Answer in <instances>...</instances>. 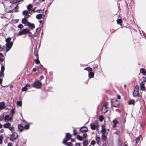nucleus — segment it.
<instances>
[{"instance_id":"1","label":"nucleus","mask_w":146,"mask_h":146,"mask_svg":"<svg viewBox=\"0 0 146 146\" xmlns=\"http://www.w3.org/2000/svg\"><path fill=\"white\" fill-rule=\"evenodd\" d=\"M11 40V38H8L5 39V41L6 42L5 47L6 48V52L10 50L13 45V42L10 41Z\"/></svg>"},{"instance_id":"2","label":"nucleus","mask_w":146,"mask_h":146,"mask_svg":"<svg viewBox=\"0 0 146 146\" xmlns=\"http://www.w3.org/2000/svg\"><path fill=\"white\" fill-rule=\"evenodd\" d=\"M139 87L137 85L134 88V92L133 93V96L136 98L139 97Z\"/></svg>"},{"instance_id":"3","label":"nucleus","mask_w":146,"mask_h":146,"mask_svg":"<svg viewBox=\"0 0 146 146\" xmlns=\"http://www.w3.org/2000/svg\"><path fill=\"white\" fill-rule=\"evenodd\" d=\"M41 86L42 83L39 81L35 82L33 84V86L36 88H40Z\"/></svg>"},{"instance_id":"4","label":"nucleus","mask_w":146,"mask_h":146,"mask_svg":"<svg viewBox=\"0 0 146 146\" xmlns=\"http://www.w3.org/2000/svg\"><path fill=\"white\" fill-rule=\"evenodd\" d=\"M18 136V135L17 133L13 132L10 137V140L11 141H13L16 140Z\"/></svg>"},{"instance_id":"5","label":"nucleus","mask_w":146,"mask_h":146,"mask_svg":"<svg viewBox=\"0 0 146 146\" xmlns=\"http://www.w3.org/2000/svg\"><path fill=\"white\" fill-rule=\"evenodd\" d=\"M108 102H105L102 108V112L104 113L108 111L107 106H108Z\"/></svg>"},{"instance_id":"6","label":"nucleus","mask_w":146,"mask_h":146,"mask_svg":"<svg viewBox=\"0 0 146 146\" xmlns=\"http://www.w3.org/2000/svg\"><path fill=\"white\" fill-rule=\"evenodd\" d=\"M27 29H23V30H21L19 31L17 34V36H21L23 34H27Z\"/></svg>"},{"instance_id":"7","label":"nucleus","mask_w":146,"mask_h":146,"mask_svg":"<svg viewBox=\"0 0 146 146\" xmlns=\"http://www.w3.org/2000/svg\"><path fill=\"white\" fill-rule=\"evenodd\" d=\"M72 136V135L70 133H66L65 136V138L63 141H68L69 140L71 139Z\"/></svg>"},{"instance_id":"8","label":"nucleus","mask_w":146,"mask_h":146,"mask_svg":"<svg viewBox=\"0 0 146 146\" xmlns=\"http://www.w3.org/2000/svg\"><path fill=\"white\" fill-rule=\"evenodd\" d=\"M80 131L82 133L86 132L88 131L87 128L85 127H82L80 128Z\"/></svg>"},{"instance_id":"9","label":"nucleus","mask_w":146,"mask_h":146,"mask_svg":"<svg viewBox=\"0 0 146 146\" xmlns=\"http://www.w3.org/2000/svg\"><path fill=\"white\" fill-rule=\"evenodd\" d=\"M28 17H25L22 19V23L23 24H24L25 25H27V24L28 23H29L27 21V19Z\"/></svg>"},{"instance_id":"10","label":"nucleus","mask_w":146,"mask_h":146,"mask_svg":"<svg viewBox=\"0 0 146 146\" xmlns=\"http://www.w3.org/2000/svg\"><path fill=\"white\" fill-rule=\"evenodd\" d=\"M29 12L27 10H25L23 11V15H25V17H28L29 18Z\"/></svg>"},{"instance_id":"11","label":"nucleus","mask_w":146,"mask_h":146,"mask_svg":"<svg viewBox=\"0 0 146 146\" xmlns=\"http://www.w3.org/2000/svg\"><path fill=\"white\" fill-rule=\"evenodd\" d=\"M5 107V104L4 102H0V110L4 109Z\"/></svg>"},{"instance_id":"12","label":"nucleus","mask_w":146,"mask_h":146,"mask_svg":"<svg viewBox=\"0 0 146 146\" xmlns=\"http://www.w3.org/2000/svg\"><path fill=\"white\" fill-rule=\"evenodd\" d=\"M116 103H113L112 105V106L114 107H118L119 105V102L117 100H116Z\"/></svg>"},{"instance_id":"13","label":"nucleus","mask_w":146,"mask_h":146,"mask_svg":"<svg viewBox=\"0 0 146 146\" xmlns=\"http://www.w3.org/2000/svg\"><path fill=\"white\" fill-rule=\"evenodd\" d=\"M27 25L29 27H31V29L32 30H33L35 28V25L29 22L27 24Z\"/></svg>"},{"instance_id":"14","label":"nucleus","mask_w":146,"mask_h":146,"mask_svg":"<svg viewBox=\"0 0 146 146\" xmlns=\"http://www.w3.org/2000/svg\"><path fill=\"white\" fill-rule=\"evenodd\" d=\"M68 141H63V143L64 145L68 146H72V144L71 142L67 143Z\"/></svg>"},{"instance_id":"15","label":"nucleus","mask_w":146,"mask_h":146,"mask_svg":"<svg viewBox=\"0 0 146 146\" xmlns=\"http://www.w3.org/2000/svg\"><path fill=\"white\" fill-rule=\"evenodd\" d=\"M11 125V124L9 122H8V123H6L5 124H4L3 125V126L5 128H9V127H10Z\"/></svg>"},{"instance_id":"16","label":"nucleus","mask_w":146,"mask_h":146,"mask_svg":"<svg viewBox=\"0 0 146 146\" xmlns=\"http://www.w3.org/2000/svg\"><path fill=\"white\" fill-rule=\"evenodd\" d=\"M101 127L102 129L101 132L102 134H105L106 132V130L105 128V126L104 125H102Z\"/></svg>"},{"instance_id":"17","label":"nucleus","mask_w":146,"mask_h":146,"mask_svg":"<svg viewBox=\"0 0 146 146\" xmlns=\"http://www.w3.org/2000/svg\"><path fill=\"white\" fill-rule=\"evenodd\" d=\"M140 72L142 73L143 75H146V71L143 68H141L140 69Z\"/></svg>"},{"instance_id":"18","label":"nucleus","mask_w":146,"mask_h":146,"mask_svg":"<svg viewBox=\"0 0 146 146\" xmlns=\"http://www.w3.org/2000/svg\"><path fill=\"white\" fill-rule=\"evenodd\" d=\"M18 127L19 131L20 132H22L23 130V127L21 124L18 125Z\"/></svg>"},{"instance_id":"19","label":"nucleus","mask_w":146,"mask_h":146,"mask_svg":"<svg viewBox=\"0 0 146 146\" xmlns=\"http://www.w3.org/2000/svg\"><path fill=\"white\" fill-rule=\"evenodd\" d=\"M90 126L91 129L93 130L95 129L96 128V125L93 123H91L90 124Z\"/></svg>"},{"instance_id":"20","label":"nucleus","mask_w":146,"mask_h":146,"mask_svg":"<svg viewBox=\"0 0 146 146\" xmlns=\"http://www.w3.org/2000/svg\"><path fill=\"white\" fill-rule=\"evenodd\" d=\"M102 138L103 141H106L107 137L105 134H102Z\"/></svg>"},{"instance_id":"21","label":"nucleus","mask_w":146,"mask_h":146,"mask_svg":"<svg viewBox=\"0 0 146 146\" xmlns=\"http://www.w3.org/2000/svg\"><path fill=\"white\" fill-rule=\"evenodd\" d=\"M94 74L93 72H90L88 74V76L90 78H93L94 76Z\"/></svg>"},{"instance_id":"22","label":"nucleus","mask_w":146,"mask_h":146,"mask_svg":"<svg viewBox=\"0 0 146 146\" xmlns=\"http://www.w3.org/2000/svg\"><path fill=\"white\" fill-rule=\"evenodd\" d=\"M84 70H86L88 71L89 72H91L92 71V68H90V67H87L86 68H85L84 69Z\"/></svg>"},{"instance_id":"23","label":"nucleus","mask_w":146,"mask_h":146,"mask_svg":"<svg viewBox=\"0 0 146 146\" xmlns=\"http://www.w3.org/2000/svg\"><path fill=\"white\" fill-rule=\"evenodd\" d=\"M113 127H116V125L118 123L117 121L116 120H113Z\"/></svg>"},{"instance_id":"24","label":"nucleus","mask_w":146,"mask_h":146,"mask_svg":"<svg viewBox=\"0 0 146 146\" xmlns=\"http://www.w3.org/2000/svg\"><path fill=\"white\" fill-rule=\"evenodd\" d=\"M42 15L39 14L36 15V18L37 19H39L42 18Z\"/></svg>"},{"instance_id":"25","label":"nucleus","mask_w":146,"mask_h":146,"mask_svg":"<svg viewBox=\"0 0 146 146\" xmlns=\"http://www.w3.org/2000/svg\"><path fill=\"white\" fill-rule=\"evenodd\" d=\"M77 137L78 140L80 141L82 140L83 139V137L79 135H78Z\"/></svg>"},{"instance_id":"26","label":"nucleus","mask_w":146,"mask_h":146,"mask_svg":"<svg viewBox=\"0 0 146 146\" xmlns=\"http://www.w3.org/2000/svg\"><path fill=\"white\" fill-rule=\"evenodd\" d=\"M128 104L129 105L134 104V101L133 100H131L128 102Z\"/></svg>"},{"instance_id":"27","label":"nucleus","mask_w":146,"mask_h":146,"mask_svg":"<svg viewBox=\"0 0 146 146\" xmlns=\"http://www.w3.org/2000/svg\"><path fill=\"white\" fill-rule=\"evenodd\" d=\"M33 6L31 4L29 5L27 7V9L29 11H30L31 8H32Z\"/></svg>"},{"instance_id":"28","label":"nucleus","mask_w":146,"mask_h":146,"mask_svg":"<svg viewBox=\"0 0 146 146\" xmlns=\"http://www.w3.org/2000/svg\"><path fill=\"white\" fill-rule=\"evenodd\" d=\"M96 140L97 141V143L98 144L100 140V138L99 137L96 136Z\"/></svg>"},{"instance_id":"29","label":"nucleus","mask_w":146,"mask_h":146,"mask_svg":"<svg viewBox=\"0 0 146 146\" xmlns=\"http://www.w3.org/2000/svg\"><path fill=\"white\" fill-rule=\"evenodd\" d=\"M6 48L5 46L1 48V45H0V51H6Z\"/></svg>"},{"instance_id":"30","label":"nucleus","mask_w":146,"mask_h":146,"mask_svg":"<svg viewBox=\"0 0 146 146\" xmlns=\"http://www.w3.org/2000/svg\"><path fill=\"white\" fill-rule=\"evenodd\" d=\"M9 129L11 131L13 132L15 130V128L13 126L10 127L9 128Z\"/></svg>"},{"instance_id":"31","label":"nucleus","mask_w":146,"mask_h":146,"mask_svg":"<svg viewBox=\"0 0 146 146\" xmlns=\"http://www.w3.org/2000/svg\"><path fill=\"white\" fill-rule=\"evenodd\" d=\"M117 22L118 24H120L122 23V20L121 19H119L117 20Z\"/></svg>"},{"instance_id":"32","label":"nucleus","mask_w":146,"mask_h":146,"mask_svg":"<svg viewBox=\"0 0 146 146\" xmlns=\"http://www.w3.org/2000/svg\"><path fill=\"white\" fill-rule=\"evenodd\" d=\"M9 118V116L8 115H6L4 118V121L6 122L8 120V119Z\"/></svg>"},{"instance_id":"33","label":"nucleus","mask_w":146,"mask_h":146,"mask_svg":"<svg viewBox=\"0 0 146 146\" xmlns=\"http://www.w3.org/2000/svg\"><path fill=\"white\" fill-rule=\"evenodd\" d=\"M15 111L14 109L13 108H12L11 109V115L12 116H13V115L15 113Z\"/></svg>"},{"instance_id":"34","label":"nucleus","mask_w":146,"mask_h":146,"mask_svg":"<svg viewBox=\"0 0 146 146\" xmlns=\"http://www.w3.org/2000/svg\"><path fill=\"white\" fill-rule=\"evenodd\" d=\"M24 127L26 129H28L29 127V125L28 124H26L25 125Z\"/></svg>"},{"instance_id":"35","label":"nucleus","mask_w":146,"mask_h":146,"mask_svg":"<svg viewBox=\"0 0 146 146\" xmlns=\"http://www.w3.org/2000/svg\"><path fill=\"white\" fill-rule=\"evenodd\" d=\"M104 119V117L102 116H101L99 118V120L100 121L102 122L103 121Z\"/></svg>"},{"instance_id":"36","label":"nucleus","mask_w":146,"mask_h":146,"mask_svg":"<svg viewBox=\"0 0 146 146\" xmlns=\"http://www.w3.org/2000/svg\"><path fill=\"white\" fill-rule=\"evenodd\" d=\"M17 105L21 106L22 104V102L21 101H18L17 102Z\"/></svg>"},{"instance_id":"37","label":"nucleus","mask_w":146,"mask_h":146,"mask_svg":"<svg viewBox=\"0 0 146 146\" xmlns=\"http://www.w3.org/2000/svg\"><path fill=\"white\" fill-rule=\"evenodd\" d=\"M28 34V35L29 36H31L32 35V33L31 32H30L29 29H27V33Z\"/></svg>"},{"instance_id":"38","label":"nucleus","mask_w":146,"mask_h":146,"mask_svg":"<svg viewBox=\"0 0 146 146\" xmlns=\"http://www.w3.org/2000/svg\"><path fill=\"white\" fill-rule=\"evenodd\" d=\"M84 145L86 146L88 144V142L87 141H84L83 142Z\"/></svg>"},{"instance_id":"39","label":"nucleus","mask_w":146,"mask_h":146,"mask_svg":"<svg viewBox=\"0 0 146 146\" xmlns=\"http://www.w3.org/2000/svg\"><path fill=\"white\" fill-rule=\"evenodd\" d=\"M4 70H5L4 66L2 65L1 66V70L0 72H4Z\"/></svg>"},{"instance_id":"40","label":"nucleus","mask_w":146,"mask_h":146,"mask_svg":"<svg viewBox=\"0 0 146 146\" xmlns=\"http://www.w3.org/2000/svg\"><path fill=\"white\" fill-rule=\"evenodd\" d=\"M17 27L18 28L21 29L23 28V26L22 24H19L18 25Z\"/></svg>"},{"instance_id":"41","label":"nucleus","mask_w":146,"mask_h":146,"mask_svg":"<svg viewBox=\"0 0 146 146\" xmlns=\"http://www.w3.org/2000/svg\"><path fill=\"white\" fill-rule=\"evenodd\" d=\"M37 58L35 60L36 63L37 64H39L40 63V61Z\"/></svg>"},{"instance_id":"42","label":"nucleus","mask_w":146,"mask_h":146,"mask_svg":"<svg viewBox=\"0 0 146 146\" xmlns=\"http://www.w3.org/2000/svg\"><path fill=\"white\" fill-rule=\"evenodd\" d=\"M77 134V133L76 129H74L73 130V135H76Z\"/></svg>"},{"instance_id":"43","label":"nucleus","mask_w":146,"mask_h":146,"mask_svg":"<svg viewBox=\"0 0 146 146\" xmlns=\"http://www.w3.org/2000/svg\"><path fill=\"white\" fill-rule=\"evenodd\" d=\"M27 90V88L26 87V86H25L24 87H23L22 88V91L24 92L25 91Z\"/></svg>"},{"instance_id":"44","label":"nucleus","mask_w":146,"mask_h":146,"mask_svg":"<svg viewBox=\"0 0 146 146\" xmlns=\"http://www.w3.org/2000/svg\"><path fill=\"white\" fill-rule=\"evenodd\" d=\"M140 140V139L139 137H137L136 138V142L137 143H138Z\"/></svg>"},{"instance_id":"45","label":"nucleus","mask_w":146,"mask_h":146,"mask_svg":"<svg viewBox=\"0 0 146 146\" xmlns=\"http://www.w3.org/2000/svg\"><path fill=\"white\" fill-rule=\"evenodd\" d=\"M120 133L119 131V130H116L115 132V133L117 134V135H119Z\"/></svg>"},{"instance_id":"46","label":"nucleus","mask_w":146,"mask_h":146,"mask_svg":"<svg viewBox=\"0 0 146 146\" xmlns=\"http://www.w3.org/2000/svg\"><path fill=\"white\" fill-rule=\"evenodd\" d=\"M141 89L142 90H145V87L144 86H140Z\"/></svg>"},{"instance_id":"47","label":"nucleus","mask_w":146,"mask_h":146,"mask_svg":"<svg viewBox=\"0 0 146 146\" xmlns=\"http://www.w3.org/2000/svg\"><path fill=\"white\" fill-rule=\"evenodd\" d=\"M96 143V142L94 141H92L91 142V144L92 145H94Z\"/></svg>"},{"instance_id":"48","label":"nucleus","mask_w":146,"mask_h":146,"mask_svg":"<svg viewBox=\"0 0 146 146\" xmlns=\"http://www.w3.org/2000/svg\"><path fill=\"white\" fill-rule=\"evenodd\" d=\"M118 141L119 142V143H118L119 145L120 146L122 144V142L120 140H118Z\"/></svg>"},{"instance_id":"49","label":"nucleus","mask_w":146,"mask_h":146,"mask_svg":"<svg viewBox=\"0 0 146 146\" xmlns=\"http://www.w3.org/2000/svg\"><path fill=\"white\" fill-rule=\"evenodd\" d=\"M2 137L1 136H0V144H1L2 143Z\"/></svg>"},{"instance_id":"50","label":"nucleus","mask_w":146,"mask_h":146,"mask_svg":"<svg viewBox=\"0 0 146 146\" xmlns=\"http://www.w3.org/2000/svg\"><path fill=\"white\" fill-rule=\"evenodd\" d=\"M13 11V10H8L7 9L6 10V11L7 13H11Z\"/></svg>"},{"instance_id":"51","label":"nucleus","mask_w":146,"mask_h":146,"mask_svg":"<svg viewBox=\"0 0 146 146\" xmlns=\"http://www.w3.org/2000/svg\"><path fill=\"white\" fill-rule=\"evenodd\" d=\"M44 78V77L43 76H41L40 77V78H39V79H40V80H41L42 79Z\"/></svg>"},{"instance_id":"52","label":"nucleus","mask_w":146,"mask_h":146,"mask_svg":"<svg viewBox=\"0 0 146 146\" xmlns=\"http://www.w3.org/2000/svg\"><path fill=\"white\" fill-rule=\"evenodd\" d=\"M144 83L143 82H142L140 83V86H144Z\"/></svg>"},{"instance_id":"53","label":"nucleus","mask_w":146,"mask_h":146,"mask_svg":"<svg viewBox=\"0 0 146 146\" xmlns=\"http://www.w3.org/2000/svg\"><path fill=\"white\" fill-rule=\"evenodd\" d=\"M30 86V83H28L26 84V86H26V87L27 88V87H29Z\"/></svg>"},{"instance_id":"54","label":"nucleus","mask_w":146,"mask_h":146,"mask_svg":"<svg viewBox=\"0 0 146 146\" xmlns=\"http://www.w3.org/2000/svg\"><path fill=\"white\" fill-rule=\"evenodd\" d=\"M3 72H0V77L2 76L3 75Z\"/></svg>"},{"instance_id":"55","label":"nucleus","mask_w":146,"mask_h":146,"mask_svg":"<svg viewBox=\"0 0 146 146\" xmlns=\"http://www.w3.org/2000/svg\"><path fill=\"white\" fill-rule=\"evenodd\" d=\"M12 143H9L8 144V146H12Z\"/></svg>"},{"instance_id":"56","label":"nucleus","mask_w":146,"mask_h":146,"mask_svg":"<svg viewBox=\"0 0 146 146\" xmlns=\"http://www.w3.org/2000/svg\"><path fill=\"white\" fill-rule=\"evenodd\" d=\"M40 68L41 69H42V68H43L45 70H46V69H45L44 68V67H43V66H42V65H41L40 66Z\"/></svg>"},{"instance_id":"57","label":"nucleus","mask_w":146,"mask_h":146,"mask_svg":"<svg viewBox=\"0 0 146 146\" xmlns=\"http://www.w3.org/2000/svg\"><path fill=\"white\" fill-rule=\"evenodd\" d=\"M87 136V134L86 133H85L83 135V137H86Z\"/></svg>"},{"instance_id":"58","label":"nucleus","mask_w":146,"mask_h":146,"mask_svg":"<svg viewBox=\"0 0 146 146\" xmlns=\"http://www.w3.org/2000/svg\"><path fill=\"white\" fill-rule=\"evenodd\" d=\"M4 60V59L3 58H2V57L1 58H0V61L1 62H3V61Z\"/></svg>"},{"instance_id":"59","label":"nucleus","mask_w":146,"mask_h":146,"mask_svg":"<svg viewBox=\"0 0 146 146\" xmlns=\"http://www.w3.org/2000/svg\"><path fill=\"white\" fill-rule=\"evenodd\" d=\"M75 146H80V144L79 143H76L75 144Z\"/></svg>"},{"instance_id":"60","label":"nucleus","mask_w":146,"mask_h":146,"mask_svg":"<svg viewBox=\"0 0 146 146\" xmlns=\"http://www.w3.org/2000/svg\"><path fill=\"white\" fill-rule=\"evenodd\" d=\"M3 55L1 53H0V58L3 57Z\"/></svg>"},{"instance_id":"61","label":"nucleus","mask_w":146,"mask_h":146,"mask_svg":"<svg viewBox=\"0 0 146 146\" xmlns=\"http://www.w3.org/2000/svg\"><path fill=\"white\" fill-rule=\"evenodd\" d=\"M36 68H33V72H35L36 71Z\"/></svg>"},{"instance_id":"62","label":"nucleus","mask_w":146,"mask_h":146,"mask_svg":"<svg viewBox=\"0 0 146 146\" xmlns=\"http://www.w3.org/2000/svg\"><path fill=\"white\" fill-rule=\"evenodd\" d=\"M143 80L145 82H146V78H143Z\"/></svg>"},{"instance_id":"63","label":"nucleus","mask_w":146,"mask_h":146,"mask_svg":"<svg viewBox=\"0 0 146 146\" xmlns=\"http://www.w3.org/2000/svg\"><path fill=\"white\" fill-rule=\"evenodd\" d=\"M117 98L119 99H120L121 98L120 96L119 95H118L117 96Z\"/></svg>"},{"instance_id":"64","label":"nucleus","mask_w":146,"mask_h":146,"mask_svg":"<svg viewBox=\"0 0 146 146\" xmlns=\"http://www.w3.org/2000/svg\"><path fill=\"white\" fill-rule=\"evenodd\" d=\"M35 56H36L37 58H38V54H35Z\"/></svg>"}]
</instances>
